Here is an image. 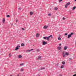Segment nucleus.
<instances>
[{
	"instance_id": "1",
	"label": "nucleus",
	"mask_w": 76,
	"mask_h": 76,
	"mask_svg": "<svg viewBox=\"0 0 76 76\" xmlns=\"http://www.w3.org/2000/svg\"><path fill=\"white\" fill-rule=\"evenodd\" d=\"M50 37L53 38V35H51L48 37H46V39L48 41H49V39L50 38Z\"/></svg>"
},
{
	"instance_id": "2",
	"label": "nucleus",
	"mask_w": 76,
	"mask_h": 76,
	"mask_svg": "<svg viewBox=\"0 0 76 76\" xmlns=\"http://www.w3.org/2000/svg\"><path fill=\"white\" fill-rule=\"evenodd\" d=\"M20 46L18 45L15 48V50L16 51L18 50H19V48H20Z\"/></svg>"
},
{
	"instance_id": "3",
	"label": "nucleus",
	"mask_w": 76,
	"mask_h": 76,
	"mask_svg": "<svg viewBox=\"0 0 76 76\" xmlns=\"http://www.w3.org/2000/svg\"><path fill=\"white\" fill-rule=\"evenodd\" d=\"M42 44H43V45H45L47 44V42H45V41H43L42 42Z\"/></svg>"
},
{
	"instance_id": "4",
	"label": "nucleus",
	"mask_w": 76,
	"mask_h": 76,
	"mask_svg": "<svg viewBox=\"0 0 76 76\" xmlns=\"http://www.w3.org/2000/svg\"><path fill=\"white\" fill-rule=\"evenodd\" d=\"M47 28H48V26H45L43 27L44 29H47Z\"/></svg>"
},
{
	"instance_id": "5",
	"label": "nucleus",
	"mask_w": 76,
	"mask_h": 76,
	"mask_svg": "<svg viewBox=\"0 0 76 76\" xmlns=\"http://www.w3.org/2000/svg\"><path fill=\"white\" fill-rule=\"evenodd\" d=\"M67 48H68L67 46H65L64 47V50H67Z\"/></svg>"
},
{
	"instance_id": "6",
	"label": "nucleus",
	"mask_w": 76,
	"mask_h": 76,
	"mask_svg": "<svg viewBox=\"0 0 76 76\" xmlns=\"http://www.w3.org/2000/svg\"><path fill=\"white\" fill-rule=\"evenodd\" d=\"M39 34L38 33L36 34V37H39Z\"/></svg>"
},
{
	"instance_id": "7",
	"label": "nucleus",
	"mask_w": 76,
	"mask_h": 76,
	"mask_svg": "<svg viewBox=\"0 0 76 76\" xmlns=\"http://www.w3.org/2000/svg\"><path fill=\"white\" fill-rule=\"evenodd\" d=\"M62 56L63 57H65V55H64V52H62Z\"/></svg>"
},
{
	"instance_id": "8",
	"label": "nucleus",
	"mask_w": 76,
	"mask_h": 76,
	"mask_svg": "<svg viewBox=\"0 0 76 76\" xmlns=\"http://www.w3.org/2000/svg\"><path fill=\"white\" fill-rule=\"evenodd\" d=\"M65 55L66 56H68L69 55V53L68 52H66L65 53Z\"/></svg>"
},
{
	"instance_id": "9",
	"label": "nucleus",
	"mask_w": 76,
	"mask_h": 76,
	"mask_svg": "<svg viewBox=\"0 0 76 76\" xmlns=\"http://www.w3.org/2000/svg\"><path fill=\"white\" fill-rule=\"evenodd\" d=\"M30 15H33V14H34V12H33L31 11L30 13Z\"/></svg>"
},
{
	"instance_id": "10",
	"label": "nucleus",
	"mask_w": 76,
	"mask_h": 76,
	"mask_svg": "<svg viewBox=\"0 0 76 76\" xmlns=\"http://www.w3.org/2000/svg\"><path fill=\"white\" fill-rule=\"evenodd\" d=\"M41 56H39L37 58L38 60H41Z\"/></svg>"
},
{
	"instance_id": "11",
	"label": "nucleus",
	"mask_w": 76,
	"mask_h": 76,
	"mask_svg": "<svg viewBox=\"0 0 76 76\" xmlns=\"http://www.w3.org/2000/svg\"><path fill=\"white\" fill-rule=\"evenodd\" d=\"M3 23H4V22H5V19L4 18L3 19V21H2Z\"/></svg>"
},
{
	"instance_id": "12",
	"label": "nucleus",
	"mask_w": 76,
	"mask_h": 76,
	"mask_svg": "<svg viewBox=\"0 0 76 76\" xmlns=\"http://www.w3.org/2000/svg\"><path fill=\"white\" fill-rule=\"evenodd\" d=\"M70 2H68V3H66V5H67L68 6H69V5H70Z\"/></svg>"
},
{
	"instance_id": "13",
	"label": "nucleus",
	"mask_w": 76,
	"mask_h": 76,
	"mask_svg": "<svg viewBox=\"0 0 76 76\" xmlns=\"http://www.w3.org/2000/svg\"><path fill=\"white\" fill-rule=\"evenodd\" d=\"M21 57H22V55H19L18 56V58H20Z\"/></svg>"
},
{
	"instance_id": "14",
	"label": "nucleus",
	"mask_w": 76,
	"mask_h": 76,
	"mask_svg": "<svg viewBox=\"0 0 76 76\" xmlns=\"http://www.w3.org/2000/svg\"><path fill=\"white\" fill-rule=\"evenodd\" d=\"M21 47H23V46H25V44L23 43H22L21 44Z\"/></svg>"
},
{
	"instance_id": "15",
	"label": "nucleus",
	"mask_w": 76,
	"mask_h": 76,
	"mask_svg": "<svg viewBox=\"0 0 76 76\" xmlns=\"http://www.w3.org/2000/svg\"><path fill=\"white\" fill-rule=\"evenodd\" d=\"M57 48L58 50H60L61 49V47L60 46L58 47Z\"/></svg>"
},
{
	"instance_id": "16",
	"label": "nucleus",
	"mask_w": 76,
	"mask_h": 76,
	"mask_svg": "<svg viewBox=\"0 0 76 76\" xmlns=\"http://www.w3.org/2000/svg\"><path fill=\"white\" fill-rule=\"evenodd\" d=\"M57 9H58V8L57 7H55L54 8L55 10H57Z\"/></svg>"
},
{
	"instance_id": "17",
	"label": "nucleus",
	"mask_w": 76,
	"mask_h": 76,
	"mask_svg": "<svg viewBox=\"0 0 76 76\" xmlns=\"http://www.w3.org/2000/svg\"><path fill=\"white\" fill-rule=\"evenodd\" d=\"M70 37H71V35H69L68 37V38H70Z\"/></svg>"
},
{
	"instance_id": "18",
	"label": "nucleus",
	"mask_w": 76,
	"mask_h": 76,
	"mask_svg": "<svg viewBox=\"0 0 76 76\" xmlns=\"http://www.w3.org/2000/svg\"><path fill=\"white\" fill-rule=\"evenodd\" d=\"M76 9V7H74L72 8V10H75Z\"/></svg>"
},
{
	"instance_id": "19",
	"label": "nucleus",
	"mask_w": 76,
	"mask_h": 76,
	"mask_svg": "<svg viewBox=\"0 0 76 76\" xmlns=\"http://www.w3.org/2000/svg\"><path fill=\"white\" fill-rule=\"evenodd\" d=\"M62 63L63 64H65V62L64 61H63Z\"/></svg>"
},
{
	"instance_id": "20",
	"label": "nucleus",
	"mask_w": 76,
	"mask_h": 76,
	"mask_svg": "<svg viewBox=\"0 0 76 76\" xmlns=\"http://www.w3.org/2000/svg\"><path fill=\"white\" fill-rule=\"evenodd\" d=\"M33 50V49H31L30 50H28V51H32Z\"/></svg>"
},
{
	"instance_id": "21",
	"label": "nucleus",
	"mask_w": 76,
	"mask_h": 76,
	"mask_svg": "<svg viewBox=\"0 0 76 76\" xmlns=\"http://www.w3.org/2000/svg\"><path fill=\"white\" fill-rule=\"evenodd\" d=\"M51 13H49L48 14V16H51Z\"/></svg>"
},
{
	"instance_id": "22",
	"label": "nucleus",
	"mask_w": 76,
	"mask_h": 76,
	"mask_svg": "<svg viewBox=\"0 0 76 76\" xmlns=\"http://www.w3.org/2000/svg\"><path fill=\"white\" fill-rule=\"evenodd\" d=\"M69 61H70L71 60H72V59L71 58H69Z\"/></svg>"
},
{
	"instance_id": "23",
	"label": "nucleus",
	"mask_w": 76,
	"mask_h": 76,
	"mask_svg": "<svg viewBox=\"0 0 76 76\" xmlns=\"http://www.w3.org/2000/svg\"><path fill=\"white\" fill-rule=\"evenodd\" d=\"M9 57H11V56H12V54L11 53H10L9 54Z\"/></svg>"
},
{
	"instance_id": "24",
	"label": "nucleus",
	"mask_w": 76,
	"mask_h": 76,
	"mask_svg": "<svg viewBox=\"0 0 76 76\" xmlns=\"http://www.w3.org/2000/svg\"><path fill=\"white\" fill-rule=\"evenodd\" d=\"M21 72H23V69H21L20 70Z\"/></svg>"
},
{
	"instance_id": "25",
	"label": "nucleus",
	"mask_w": 76,
	"mask_h": 76,
	"mask_svg": "<svg viewBox=\"0 0 76 76\" xmlns=\"http://www.w3.org/2000/svg\"><path fill=\"white\" fill-rule=\"evenodd\" d=\"M58 40H61V38L60 37H58Z\"/></svg>"
},
{
	"instance_id": "26",
	"label": "nucleus",
	"mask_w": 76,
	"mask_h": 76,
	"mask_svg": "<svg viewBox=\"0 0 76 76\" xmlns=\"http://www.w3.org/2000/svg\"><path fill=\"white\" fill-rule=\"evenodd\" d=\"M63 67H64V66H63V65H62L61 67V69H63Z\"/></svg>"
},
{
	"instance_id": "27",
	"label": "nucleus",
	"mask_w": 76,
	"mask_h": 76,
	"mask_svg": "<svg viewBox=\"0 0 76 76\" xmlns=\"http://www.w3.org/2000/svg\"><path fill=\"white\" fill-rule=\"evenodd\" d=\"M43 38H44V39H46L47 38V37H43Z\"/></svg>"
},
{
	"instance_id": "28",
	"label": "nucleus",
	"mask_w": 76,
	"mask_h": 76,
	"mask_svg": "<svg viewBox=\"0 0 76 76\" xmlns=\"http://www.w3.org/2000/svg\"><path fill=\"white\" fill-rule=\"evenodd\" d=\"M23 65H24V64L23 63L20 64V66H23Z\"/></svg>"
},
{
	"instance_id": "29",
	"label": "nucleus",
	"mask_w": 76,
	"mask_h": 76,
	"mask_svg": "<svg viewBox=\"0 0 76 76\" xmlns=\"http://www.w3.org/2000/svg\"><path fill=\"white\" fill-rule=\"evenodd\" d=\"M62 0H59V3H60V2L62 1Z\"/></svg>"
},
{
	"instance_id": "30",
	"label": "nucleus",
	"mask_w": 76,
	"mask_h": 76,
	"mask_svg": "<svg viewBox=\"0 0 76 76\" xmlns=\"http://www.w3.org/2000/svg\"><path fill=\"white\" fill-rule=\"evenodd\" d=\"M7 18H9V17H10V15H7Z\"/></svg>"
},
{
	"instance_id": "31",
	"label": "nucleus",
	"mask_w": 76,
	"mask_h": 76,
	"mask_svg": "<svg viewBox=\"0 0 76 76\" xmlns=\"http://www.w3.org/2000/svg\"><path fill=\"white\" fill-rule=\"evenodd\" d=\"M67 5H66L65 6V7L66 8H67Z\"/></svg>"
},
{
	"instance_id": "32",
	"label": "nucleus",
	"mask_w": 76,
	"mask_h": 76,
	"mask_svg": "<svg viewBox=\"0 0 76 76\" xmlns=\"http://www.w3.org/2000/svg\"><path fill=\"white\" fill-rule=\"evenodd\" d=\"M63 20H64L66 18H65L64 17L62 18Z\"/></svg>"
},
{
	"instance_id": "33",
	"label": "nucleus",
	"mask_w": 76,
	"mask_h": 76,
	"mask_svg": "<svg viewBox=\"0 0 76 76\" xmlns=\"http://www.w3.org/2000/svg\"><path fill=\"white\" fill-rule=\"evenodd\" d=\"M73 33H72L70 35H73Z\"/></svg>"
},
{
	"instance_id": "34",
	"label": "nucleus",
	"mask_w": 76,
	"mask_h": 76,
	"mask_svg": "<svg viewBox=\"0 0 76 76\" xmlns=\"http://www.w3.org/2000/svg\"><path fill=\"white\" fill-rule=\"evenodd\" d=\"M37 52H39V49L37 50Z\"/></svg>"
},
{
	"instance_id": "35",
	"label": "nucleus",
	"mask_w": 76,
	"mask_h": 76,
	"mask_svg": "<svg viewBox=\"0 0 76 76\" xmlns=\"http://www.w3.org/2000/svg\"><path fill=\"white\" fill-rule=\"evenodd\" d=\"M22 29L23 30V31H25V29L24 28H22Z\"/></svg>"
},
{
	"instance_id": "36",
	"label": "nucleus",
	"mask_w": 76,
	"mask_h": 76,
	"mask_svg": "<svg viewBox=\"0 0 76 76\" xmlns=\"http://www.w3.org/2000/svg\"><path fill=\"white\" fill-rule=\"evenodd\" d=\"M65 36L67 35V33H65Z\"/></svg>"
},
{
	"instance_id": "37",
	"label": "nucleus",
	"mask_w": 76,
	"mask_h": 76,
	"mask_svg": "<svg viewBox=\"0 0 76 76\" xmlns=\"http://www.w3.org/2000/svg\"><path fill=\"white\" fill-rule=\"evenodd\" d=\"M59 46H61V43H60L59 44Z\"/></svg>"
},
{
	"instance_id": "38",
	"label": "nucleus",
	"mask_w": 76,
	"mask_h": 76,
	"mask_svg": "<svg viewBox=\"0 0 76 76\" xmlns=\"http://www.w3.org/2000/svg\"><path fill=\"white\" fill-rule=\"evenodd\" d=\"M42 69H45V68H42L41 69L42 70Z\"/></svg>"
},
{
	"instance_id": "39",
	"label": "nucleus",
	"mask_w": 76,
	"mask_h": 76,
	"mask_svg": "<svg viewBox=\"0 0 76 76\" xmlns=\"http://www.w3.org/2000/svg\"><path fill=\"white\" fill-rule=\"evenodd\" d=\"M72 76H76V74H75L74 75H73Z\"/></svg>"
},
{
	"instance_id": "40",
	"label": "nucleus",
	"mask_w": 76,
	"mask_h": 76,
	"mask_svg": "<svg viewBox=\"0 0 76 76\" xmlns=\"http://www.w3.org/2000/svg\"><path fill=\"white\" fill-rule=\"evenodd\" d=\"M19 10H20V8H18Z\"/></svg>"
},
{
	"instance_id": "41",
	"label": "nucleus",
	"mask_w": 76,
	"mask_h": 76,
	"mask_svg": "<svg viewBox=\"0 0 76 76\" xmlns=\"http://www.w3.org/2000/svg\"><path fill=\"white\" fill-rule=\"evenodd\" d=\"M16 22H18V20H16Z\"/></svg>"
},
{
	"instance_id": "42",
	"label": "nucleus",
	"mask_w": 76,
	"mask_h": 76,
	"mask_svg": "<svg viewBox=\"0 0 76 76\" xmlns=\"http://www.w3.org/2000/svg\"><path fill=\"white\" fill-rule=\"evenodd\" d=\"M17 76H19V74H18Z\"/></svg>"
},
{
	"instance_id": "43",
	"label": "nucleus",
	"mask_w": 76,
	"mask_h": 76,
	"mask_svg": "<svg viewBox=\"0 0 76 76\" xmlns=\"http://www.w3.org/2000/svg\"><path fill=\"white\" fill-rule=\"evenodd\" d=\"M75 1H76V0H75Z\"/></svg>"
}]
</instances>
